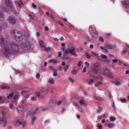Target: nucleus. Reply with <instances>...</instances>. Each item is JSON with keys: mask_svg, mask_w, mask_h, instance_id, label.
<instances>
[{"mask_svg": "<svg viewBox=\"0 0 129 129\" xmlns=\"http://www.w3.org/2000/svg\"><path fill=\"white\" fill-rule=\"evenodd\" d=\"M53 76H58V74L56 71H54V73L53 74Z\"/></svg>", "mask_w": 129, "mask_h": 129, "instance_id": "a19ab883", "label": "nucleus"}, {"mask_svg": "<svg viewBox=\"0 0 129 129\" xmlns=\"http://www.w3.org/2000/svg\"><path fill=\"white\" fill-rule=\"evenodd\" d=\"M99 41H100V42H104V39H103V37H99Z\"/></svg>", "mask_w": 129, "mask_h": 129, "instance_id": "58836bf2", "label": "nucleus"}, {"mask_svg": "<svg viewBox=\"0 0 129 129\" xmlns=\"http://www.w3.org/2000/svg\"><path fill=\"white\" fill-rule=\"evenodd\" d=\"M15 39L17 40V41H21V40H22V35H21V34L19 33L16 34Z\"/></svg>", "mask_w": 129, "mask_h": 129, "instance_id": "9d476101", "label": "nucleus"}, {"mask_svg": "<svg viewBox=\"0 0 129 129\" xmlns=\"http://www.w3.org/2000/svg\"><path fill=\"white\" fill-rule=\"evenodd\" d=\"M13 96H14V93H11L8 96V99H11V98H12V97H13Z\"/></svg>", "mask_w": 129, "mask_h": 129, "instance_id": "393cba45", "label": "nucleus"}, {"mask_svg": "<svg viewBox=\"0 0 129 129\" xmlns=\"http://www.w3.org/2000/svg\"><path fill=\"white\" fill-rule=\"evenodd\" d=\"M2 121L4 123V125H7V118H6V117L3 118V119H2Z\"/></svg>", "mask_w": 129, "mask_h": 129, "instance_id": "412c9836", "label": "nucleus"}, {"mask_svg": "<svg viewBox=\"0 0 129 129\" xmlns=\"http://www.w3.org/2000/svg\"><path fill=\"white\" fill-rule=\"evenodd\" d=\"M48 17H50V18H51V19H53L54 18V16L51 14H50Z\"/></svg>", "mask_w": 129, "mask_h": 129, "instance_id": "4d7b16f0", "label": "nucleus"}, {"mask_svg": "<svg viewBox=\"0 0 129 129\" xmlns=\"http://www.w3.org/2000/svg\"><path fill=\"white\" fill-rule=\"evenodd\" d=\"M107 126L109 127V128H112V127H113V126H114V124L109 123L107 124Z\"/></svg>", "mask_w": 129, "mask_h": 129, "instance_id": "4be33fe9", "label": "nucleus"}, {"mask_svg": "<svg viewBox=\"0 0 129 129\" xmlns=\"http://www.w3.org/2000/svg\"><path fill=\"white\" fill-rule=\"evenodd\" d=\"M61 103H62V101H58V102H57V104L58 105H60Z\"/></svg>", "mask_w": 129, "mask_h": 129, "instance_id": "603ef678", "label": "nucleus"}, {"mask_svg": "<svg viewBox=\"0 0 129 129\" xmlns=\"http://www.w3.org/2000/svg\"><path fill=\"white\" fill-rule=\"evenodd\" d=\"M120 101L121 102H123V103H125L126 102V99H122V98H121L120 99Z\"/></svg>", "mask_w": 129, "mask_h": 129, "instance_id": "4c0bfd02", "label": "nucleus"}, {"mask_svg": "<svg viewBox=\"0 0 129 129\" xmlns=\"http://www.w3.org/2000/svg\"><path fill=\"white\" fill-rule=\"evenodd\" d=\"M80 104H81V105H84V106H86L87 105V103L85 102V101L83 100H81L80 101Z\"/></svg>", "mask_w": 129, "mask_h": 129, "instance_id": "ddd939ff", "label": "nucleus"}, {"mask_svg": "<svg viewBox=\"0 0 129 129\" xmlns=\"http://www.w3.org/2000/svg\"><path fill=\"white\" fill-rule=\"evenodd\" d=\"M43 48L44 49L45 51H46V52H50V51H51V48L49 47L47 48L44 46Z\"/></svg>", "mask_w": 129, "mask_h": 129, "instance_id": "b1692460", "label": "nucleus"}, {"mask_svg": "<svg viewBox=\"0 0 129 129\" xmlns=\"http://www.w3.org/2000/svg\"><path fill=\"white\" fill-rule=\"evenodd\" d=\"M112 108L113 110H114V111H115V110H116V108L115 107V105H114V102H113L112 103Z\"/></svg>", "mask_w": 129, "mask_h": 129, "instance_id": "e433bc0d", "label": "nucleus"}, {"mask_svg": "<svg viewBox=\"0 0 129 129\" xmlns=\"http://www.w3.org/2000/svg\"><path fill=\"white\" fill-rule=\"evenodd\" d=\"M102 118H103L102 115H101V116H97V119H101Z\"/></svg>", "mask_w": 129, "mask_h": 129, "instance_id": "8fccbe9b", "label": "nucleus"}, {"mask_svg": "<svg viewBox=\"0 0 129 129\" xmlns=\"http://www.w3.org/2000/svg\"><path fill=\"white\" fill-rule=\"evenodd\" d=\"M42 111H47V110H48V109L44 108L42 109Z\"/></svg>", "mask_w": 129, "mask_h": 129, "instance_id": "052dcab7", "label": "nucleus"}, {"mask_svg": "<svg viewBox=\"0 0 129 129\" xmlns=\"http://www.w3.org/2000/svg\"><path fill=\"white\" fill-rule=\"evenodd\" d=\"M17 110L19 112H21L23 111V107L21 106V107H18L17 108Z\"/></svg>", "mask_w": 129, "mask_h": 129, "instance_id": "a878e982", "label": "nucleus"}, {"mask_svg": "<svg viewBox=\"0 0 129 129\" xmlns=\"http://www.w3.org/2000/svg\"><path fill=\"white\" fill-rule=\"evenodd\" d=\"M98 127H99V129L102 128L101 125H100V124L98 125Z\"/></svg>", "mask_w": 129, "mask_h": 129, "instance_id": "0e129e2a", "label": "nucleus"}, {"mask_svg": "<svg viewBox=\"0 0 129 129\" xmlns=\"http://www.w3.org/2000/svg\"><path fill=\"white\" fill-rule=\"evenodd\" d=\"M102 74L104 76H110V75H111V72L108 69H106L102 71Z\"/></svg>", "mask_w": 129, "mask_h": 129, "instance_id": "7ed1b4c3", "label": "nucleus"}, {"mask_svg": "<svg viewBox=\"0 0 129 129\" xmlns=\"http://www.w3.org/2000/svg\"><path fill=\"white\" fill-rule=\"evenodd\" d=\"M5 4L8 6H10L11 7V6H12V4H11V2H10V0H6Z\"/></svg>", "mask_w": 129, "mask_h": 129, "instance_id": "aec40b11", "label": "nucleus"}, {"mask_svg": "<svg viewBox=\"0 0 129 129\" xmlns=\"http://www.w3.org/2000/svg\"><path fill=\"white\" fill-rule=\"evenodd\" d=\"M62 56V53L61 52H58V57H61Z\"/></svg>", "mask_w": 129, "mask_h": 129, "instance_id": "680f3d73", "label": "nucleus"}, {"mask_svg": "<svg viewBox=\"0 0 129 129\" xmlns=\"http://www.w3.org/2000/svg\"><path fill=\"white\" fill-rule=\"evenodd\" d=\"M92 70L95 74L98 73V69L96 68H93Z\"/></svg>", "mask_w": 129, "mask_h": 129, "instance_id": "6ab92c4d", "label": "nucleus"}, {"mask_svg": "<svg viewBox=\"0 0 129 129\" xmlns=\"http://www.w3.org/2000/svg\"><path fill=\"white\" fill-rule=\"evenodd\" d=\"M69 81H70V82H72V83H74V80H73L72 78H69Z\"/></svg>", "mask_w": 129, "mask_h": 129, "instance_id": "79ce46f5", "label": "nucleus"}, {"mask_svg": "<svg viewBox=\"0 0 129 129\" xmlns=\"http://www.w3.org/2000/svg\"><path fill=\"white\" fill-rule=\"evenodd\" d=\"M101 122H102V123H105V119H103L102 120V121H101Z\"/></svg>", "mask_w": 129, "mask_h": 129, "instance_id": "69168bd1", "label": "nucleus"}, {"mask_svg": "<svg viewBox=\"0 0 129 129\" xmlns=\"http://www.w3.org/2000/svg\"><path fill=\"white\" fill-rule=\"evenodd\" d=\"M9 22L12 25H14V24H16L17 23V21L16 20V18L14 17H10L8 19Z\"/></svg>", "mask_w": 129, "mask_h": 129, "instance_id": "39448f33", "label": "nucleus"}, {"mask_svg": "<svg viewBox=\"0 0 129 129\" xmlns=\"http://www.w3.org/2000/svg\"><path fill=\"white\" fill-rule=\"evenodd\" d=\"M85 64L86 67H87V68H88L89 67V64H88V62H85Z\"/></svg>", "mask_w": 129, "mask_h": 129, "instance_id": "de8ad7c7", "label": "nucleus"}, {"mask_svg": "<svg viewBox=\"0 0 129 129\" xmlns=\"http://www.w3.org/2000/svg\"><path fill=\"white\" fill-rule=\"evenodd\" d=\"M107 47H108V50H113L115 48L114 46L111 44H109Z\"/></svg>", "mask_w": 129, "mask_h": 129, "instance_id": "4468645a", "label": "nucleus"}, {"mask_svg": "<svg viewBox=\"0 0 129 129\" xmlns=\"http://www.w3.org/2000/svg\"><path fill=\"white\" fill-rule=\"evenodd\" d=\"M75 48L72 47L68 49L65 50L66 54H71L72 56H75V57H77V54L75 52Z\"/></svg>", "mask_w": 129, "mask_h": 129, "instance_id": "f03ea898", "label": "nucleus"}, {"mask_svg": "<svg viewBox=\"0 0 129 129\" xmlns=\"http://www.w3.org/2000/svg\"><path fill=\"white\" fill-rule=\"evenodd\" d=\"M36 78H39L40 77V74L37 73L36 76Z\"/></svg>", "mask_w": 129, "mask_h": 129, "instance_id": "5fc2aeb1", "label": "nucleus"}, {"mask_svg": "<svg viewBox=\"0 0 129 129\" xmlns=\"http://www.w3.org/2000/svg\"><path fill=\"white\" fill-rule=\"evenodd\" d=\"M36 36H37V37H40V33L37 32V33H36Z\"/></svg>", "mask_w": 129, "mask_h": 129, "instance_id": "774afa93", "label": "nucleus"}, {"mask_svg": "<svg viewBox=\"0 0 129 129\" xmlns=\"http://www.w3.org/2000/svg\"><path fill=\"white\" fill-rule=\"evenodd\" d=\"M101 111H102V109L101 108H99L97 110V113H101Z\"/></svg>", "mask_w": 129, "mask_h": 129, "instance_id": "c85d7f7f", "label": "nucleus"}, {"mask_svg": "<svg viewBox=\"0 0 129 129\" xmlns=\"http://www.w3.org/2000/svg\"><path fill=\"white\" fill-rule=\"evenodd\" d=\"M100 65L98 62H95L94 63V68H99Z\"/></svg>", "mask_w": 129, "mask_h": 129, "instance_id": "dca6fc26", "label": "nucleus"}, {"mask_svg": "<svg viewBox=\"0 0 129 129\" xmlns=\"http://www.w3.org/2000/svg\"><path fill=\"white\" fill-rule=\"evenodd\" d=\"M1 89H2L3 90L5 89H8V87H7L6 86H2Z\"/></svg>", "mask_w": 129, "mask_h": 129, "instance_id": "c9c22d12", "label": "nucleus"}, {"mask_svg": "<svg viewBox=\"0 0 129 129\" xmlns=\"http://www.w3.org/2000/svg\"><path fill=\"white\" fill-rule=\"evenodd\" d=\"M112 61L113 63H116V62L118 61V59L115 58V59H112Z\"/></svg>", "mask_w": 129, "mask_h": 129, "instance_id": "ea45409f", "label": "nucleus"}, {"mask_svg": "<svg viewBox=\"0 0 129 129\" xmlns=\"http://www.w3.org/2000/svg\"><path fill=\"white\" fill-rule=\"evenodd\" d=\"M68 69H69V65L67 64V65L63 68V71H64V72H67V71H68Z\"/></svg>", "mask_w": 129, "mask_h": 129, "instance_id": "2eb2a0df", "label": "nucleus"}, {"mask_svg": "<svg viewBox=\"0 0 129 129\" xmlns=\"http://www.w3.org/2000/svg\"><path fill=\"white\" fill-rule=\"evenodd\" d=\"M49 63H57V60L56 59H50L48 61Z\"/></svg>", "mask_w": 129, "mask_h": 129, "instance_id": "5701e85b", "label": "nucleus"}, {"mask_svg": "<svg viewBox=\"0 0 129 129\" xmlns=\"http://www.w3.org/2000/svg\"><path fill=\"white\" fill-rule=\"evenodd\" d=\"M93 82V79H90V81H89V83L90 84Z\"/></svg>", "mask_w": 129, "mask_h": 129, "instance_id": "bf43d9fd", "label": "nucleus"}, {"mask_svg": "<svg viewBox=\"0 0 129 129\" xmlns=\"http://www.w3.org/2000/svg\"><path fill=\"white\" fill-rule=\"evenodd\" d=\"M10 108H11V109H13V108H14V105L10 104Z\"/></svg>", "mask_w": 129, "mask_h": 129, "instance_id": "3c124183", "label": "nucleus"}, {"mask_svg": "<svg viewBox=\"0 0 129 129\" xmlns=\"http://www.w3.org/2000/svg\"><path fill=\"white\" fill-rule=\"evenodd\" d=\"M32 8H33V9H37V6L36 5H35V4L33 3L32 4Z\"/></svg>", "mask_w": 129, "mask_h": 129, "instance_id": "a18cd8bd", "label": "nucleus"}, {"mask_svg": "<svg viewBox=\"0 0 129 129\" xmlns=\"http://www.w3.org/2000/svg\"><path fill=\"white\" fill-rule=\"evenodd\" d=\"M31 48V43L30 42H27L24 50H29Z\"/></svg>", "mask_w": 129, "mask_h": 129, "instance_id": "f8f14e48", "label": "nucleus"}, {"mask_svg": "<svg viewBox=\"0 0 129 129\" xmlns=\"http://www.w3.org/2000/svg\"><path fill=\"white\" fill-rule=\"evenodd\" d=\"M89 30L91 31V32H92L91 34L93 36V37H95V36H96V35H97V32H96V30H95V29H92V27H90Z\"/></svg>", "mask_w": 129, "mask_h": 129, "instance_id": "1a4fd4ad", "label": "nucleus"}, {"mask_svg": "<svg viewBox=\"0 0 129 129\" xmlns=\"http://www.w3.org/2000/svg\"><path fill=\"white\" fill-rule=\"evenodd\" d=\"M49 81L51 84H54V80L53 79L50 78Z\"/></svg>", "mask_w": 129, "mask_h": 129, "instance_id": "473e14b6", "label": "nucleus"}, {"mask_svg": "<svg viewBox=\"0 0 129 129\" xmlns=\"http://www.w3.org/2000/svg\"><path fill=\"white\" fill-rule=\"evenodd\" d=\"M102 84V83H101V82H98V83H96L95 84V86H100V85H101Z\"/></svg>", "mask_w": 129, "mask_h": 129, "instance_id": "bb28decb", "label": "nucleus"}, {"mask_svg": "<svg viewBox=\"0 0 129 129\" xmlns=\"http://www.w3.org/2000/svg\"><path fill=\"white\" fill-rule=\"evenodd\" d=\"M15 123H17V125H22L23 127H25L26 126V121H19V120H16Z\"/></svg>", "mask_w": 129, "mask_h": 129, "instance_id": "20e7f679", "label": "nucleus"}, {"mask_svg": "<svg viewBox=\"0 0 129 129\" xmlns=\"http://www.w3.org/2000/svg\"><path fill=\"white\" fill-rule=\"evenodd\" d=\"M100 48L103 50V51H104V52H108V48L107 46H100Z\"/></svg>", "mask_w": 129, "mask_h": 129, "instance_id": "9b49d317", "label": "nucleus"}, {"mask_svg": "<svg viewBox=\"0 0 129 129\" xmlns=\"http://www.w3.org/2000/svg\"><path fill=\"white\" fill-rule=\"evenodd\" d=\"M17 4H18V6H19V7H22V6H23V3H22L21 1H19V2H18Z\"/></svg>", "mask_w": 129, "mask_h": 129, "instance_id": "72a5a7b5", "label": "nucleus"}, {"mask_svg": "<svg viewBox=\"0 0 129 129\" xmlns=\"http://www.w3.org/2000/svg\"><path fill=\"white\" fill-rule=\"evenodd\" d=\"M25 113H26L27 115H34V114L36 113V111H33V109H31L29 110L26 111Z\"/></svg>", "mask_w": 129, "mask_h": 129, "instance_id": "423d86ee", "label": "nucleus"}, {"mask_svg": "<svg viewBox=\"0 0 129 129\" xmlns=\"http://www.w3.org/2000/svg\"><path fill=\"white\" fill-rule=\"evenodd\" d=\"M31 99L32 100H33V101H36V100H37V98H36L35 97H32Z\"/></svg>", "mask_w": 129, "mask_h": 129, "instance_id": "09e8293b", "label": "nucleus"}, {"mask_svg": "<svg viewBox=\"0 0 129 129\" xmlns=\"http://www.w3.org/2000/svg\"><path fill=\"white\" fill-rule=\"evenodd\" d=\"M35 95L37 96V97H39L40 96V93H35Z\"/></svg>", "mask_w": 129, "mask_h": 129, "instance_id": "6e6d98bb", "label": "nucleus"}, {"mask_svg": "<svg viewBox=\"0 0 129 129\" xmlns=\"http://www.w3.org/2000/svg\"><path fill=\"white\" fill-rule=\"evenodd\" d=\"M0 44H3V46L4 49L2 50V52L7 58H10V56L13 55V52L14 51L17 52V50L18 49V45L15 43H8L2 35H0Z\"/></svg>", "mask_w": 129, "mask_h": 129, "instance_id": "f257e3e1", "label": "nucleus"}, {"mask_svg": "<svg viewBox=\"0 0 129 129\" xmlns=\"http://www.w3.org/2000/svg\"><path fill=\"white\" fill-rule=\"evenodd\" d=\"M36 119V118L35 117H33L32 119V123H34V121H35Z\"/></svg>", "mask_w": 129, "mask_h": 129, "instance_id": "49530a36", "label": "nucleus"}, {"mask_svg": "<svg viewBox=\"0 0 129 129\" xmlns=\"http://www.w3.org/2000/svg\"><path fill=\"white\" fill-rule=\"evenodd\" d=\"M85 55H86V56L87 57V58L88 59H90V55H89V53L88 52H86L85 53Z\"/></svg>", "mask_w": 129, "mask_h": 129, "instance_id": "7c9ffc66", "label": "nucleus"}, {"mask_svg": "<svg viewBox=\"0 0 129 129\" xmlns=\"http://www.w3.org/2000/svg\"><path fill=\"white\" fill-rule=\"evenodd\" d=\"M101 57L102 59H107V56L104 54H101Z\"/></svg>", "mask_w": 129, "mask_h": 129, "instance_id": "cd10ccee", "label": "nucleus"}, {"mask_svg": "<svg viewBox=\"0 0 129 129\" xmlns=\"http://www.w3.org/2000/svg\"><path fill=\"white\" fill-rule=\"evenodd\" d=\"M39 44L41 46V48H45V45H44V41L40 40L39 41Z\"/></svg>", "mask_w": 129, "mask_h": 129, "instance_id": "f3484780", "label": "nucleus"}, {"mask_svg": "<svg viewBox=\"0 0 129 129\" xmlns=\"http://www.w3.org/2000/svg\"><path fill=\"white\" fill-rule=\"evenodd\" d=\"M18 97H19V95H15L14 96V99H16L18 98Z\"/></svg>", "mask_w": 129, "mask_h": 129, "instance_id": "864d4df0", "label": "nucleus"}, {"mask_svg": "<svg viewBox=\"0 0 129 129\" xmlns=\"http://www.w3.org/2000/svg\"><path fill=\"white\" fill-rule=\"evenodd\" d=\"M72 74H73V75H76L77 74V71H76V70H74L72 72Z\"/></svg>", "mask_w": 129, "mask_h": 129, "instance_id": "c756f323", "label": "nucleus"}, {"mask_svg": "<svg viewBox=\"0 0 129 129\" xmlns=\"http://www.w3.org/2000/svg\"><path fill=\"white\" fill-rule=\"evenodd\" d=\"M95 98L97 99V100H101V98L98 96H95Z\"/></svg>", "mask_w": 129, "mask_h": 129, "instance_id": "c03bdc74", "label": "nucleus"}, {"mask_svg": "<svg viewBox=\"0 0 129 129\" xmlns=\"http://www.w3.org/2000/svg\"><path fill=\"white\" fill-rule=\"evenodd\" d=\"M91 54H92V55L93 56H97V53L94 52H91Z\"/></svg>", "mask_w": 129, "mask_h": 129, "instance_id": "37998d69", "label": "nucleus"}, {"mask_svg": "<svg viewBox=\"0 0 129 129\" xmlns=\"http://www.w3.org/2000/svg\"><path fill=\"white\" fill-rule=\"evenodd\" d=\"M110 121H112V122L115 121V117H110Z\"/></svg>", "mask_w": 129, "mask_h": 129, "instance_id": "2f4dec72", "label": "nucleus"}, {"mask_svg": "<svg viewBox=\"0 0 129 129\" xmlns=\"http://www.w3.org/2000/svg\"><path fill=\"white\" fill-rule=\"evenodd\" d=\"M61 46V47H65V46H66V44H65V43H62Z\"/></svg>", "mask_w": 129, "mask_h": 129, "instance_id": "13d9d810", "label": "nucleus"}, {"mask_svg": "<svg viewBox=\"0 0 129 129\" xmlns=\"http://www.w3.org/2000/svg\"><path fill=\"white\" fill-rule=\"evenodd\" d=\"M122 4L125 8L129 7V0H124L122 2Z\"/></svg>", "mask_w": 129, "mask_h": 129, "instance_id": "6e6552de", "label": "nucleus"}, {"mask_svg": "<svg viewBox=\"0 0 129 129\" xmlns=\"http://www.w3.org/2000/svg\"><path fill=\"white\" fill-rule=\"evenodd\" d=\"M44 29L45 31H49V28H48V27H45Z\"/></svg>", "mask_w": 129, "mask_h": 129, "instance_id": "338daca9", "label": "nucleus"}, {"mask_svg": "<svg viewBox=\"0 0 129 129\" xmlns=\"http://www.w3.org/2000/svg\"><path fill=\"white\" fill-rule=\"evenodd\" d=\"M22 94L24 96V98H29V95L30 94V92L27 91H23L22 92Z\"/></svg>", "mask_w": 129, "mask_h": 129, "instance_id": "0eeeda50", "label": "nucleus"}, {"mask_svg": "<svg viewBox=\"0 0 129 129\" xmlns=\"http://www.w3.org/2000/svg\"><path fill=\"white\" fill-rule=\"evenodd\" d=\"M83 72L84 73H85V72H86V68H84L83 70Z\"/></svg>", "mask_w": 129, "mask_h": 129, "instance_id": "e2e57ef3", "label": "nucleus"}, {"mask_svg": "<svg viewBox=\"0 0 129 129\" xmlns=\"http://www.w3.org/2000/svg\"><path fill=\"white\" fill-rule=\"evenodd\" d=\"M4 20H5V16L3 13H0V21H4Z\"/></svg>", "mask_w": 129, "mask_h": 129, "instance_id": "a211bd4d", "label": "nucleus"}, {"mask_svg": "<svg viewBox=\"0 0 129 129\" xmlns=\"http://www.w3.org/2000/svg\"><path fill=\"white\" fill-rule=\"evenodd\" d=\"M121 83L119 81H117L115 82V85H116V86H119V85H121Z\"/></svg>", "mask_w": 129, "mask_h": 129, "instance_id": "f704fd0d", "label": "nucleus"}]
</instances>
